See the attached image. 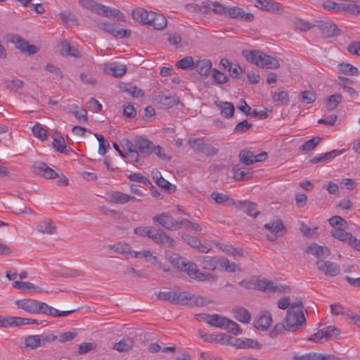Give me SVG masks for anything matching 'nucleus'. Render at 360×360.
Masks as SVG:
<instances>
[{"label":"nucleus","instance_id":"52","mask_svg":"<svg viewBox=\"0 0 360 360\" xmlns=\"http://www.w3.org/2000/svg\"><path fill=\"white\" fill-rule=\"evenodd\" d=\"M338 70L347 75H357L359 74L358 69L349 63H342L339 64Z\"/></svg>","mask_w":360,"mask_h":360},{"label":"nucleus","instance_id":"50","mask_svg":"<svg viewBox=\"0 0 360 360\" xmlns=\"http://www.w3.org/2000/svg\"><path fill=\"white\" fill-rule=\"evenodd\" d=\"M202 264L204 269L214 271L219 266V259L214 257L205 256L202 258Z\"/></svg>","mask_w":360,"mask_h":360},{"label":"nucleus","instance_id":"8","mask_svg":"<svg viewBox=\"0 0 360 360\" xmlns=\"http://www.w3.org/2000/svg\"><path fill=\"white\" fill-rule=\"evenodd\" d=\"M264 228L271 233L270 235L266 236L270 241L276 240L278 237L283 236L285 232V227L280 219L266 224Z\"/></svg>","mask_w":360,"mask_h":360},{"label":"nucleus","instance_id":"53","mask_svg":"<svg viewBox=\"0 0 360 360\" xmlns=\"http://www.w3.org/2000/svg\"><path fill=\"white\" fill-rule=\"evenodd\" d=\"M299 98L301 102L306 104H310L315 102L316 100V95L314 92L310 91H303L299 94Z\"/></svg>","mask_w":360,"mask_h":360},{"label":"nucleus","instance_id":"29","mask_svg":"<svg viewBox=\"0 0 360 360\" xmlns=\"http://www.w3.org/2000/svg\"><path fill=\"white\" fill-rule=\"evenodd\" d=\"M234 318L243 323H248L251 319V316L248 309L245 308L236 306L233 308Z\"/></svg>","mask_w":360,"mask_h":360},{"label":"nucleus","instance_id":"57","mask_svg":"<svg viewBox=\"0 0 360 360\" xmlns=\"http://www.w3.org/2000/svg\"><path fill=\"white\" fill-rule=\"evenodd\" d=\"M254 156L255 155L253 153L247 149L242 150L239 153V158L240 162L245 165L253 164Z\"/></svg>","mask_w":360,"mask_h":360},{"label":"nucleus","instance_id":"25","mask_svg":"<svg viewBox=\"0 0 360 360\" xmlns=\"http://www.w3.org/2000/svg\"><path fill=\"white\" fill-rule=\"evenodd\" d=\"M167 24V18L161 13L153 12V15H150V20L148 23L149 25L153 26L155 30H162Z\"/></svg>","mask_w":360,"mask_h":360},{"label":"nucleus","instance_id":"55","mask_svg":"<svg viewBox=\"0 0 360 360\" xmlns=\"http://www.w3.org/2000/svg\"><path fill=\"white\" fill-rule=\"evenodd\" d=\"M271 97L274 102L278 103L280 105L288 103L290 100L288 93L286 91L275 92L272 94Z\"/></svg>","mask_w":360,"mask_h":360},{"label":"nucleus","instance_id":"51","mask_svg":"<svg viewBox=\"0 0 360 360\" xmlns=\"http://www.w3.org/2000/svg\"><path fill=\"white\" fill-rule=\"evenodd\" d=\"M52 146L56 151L60 153L68 154L69 153V150L67 149L65 141L62 136L54 139L52 142Z\"/></svg>","mask_w":360,"mask_h":360},{"label":"nucleus","instance_id":"10","mask_svg":"<svg viewBox=\"0 0 360 360\" xmlns=\"http://www.w3.org/2000/svg\"><path fill=\"white\" fill-rule=\"evenodd\" d=\"M11 42L15 44V47L20 50L23 53L32 55L38 52L39 49L37 46L30 44L29 42L18 35H15L11 39Z\"/></svg>","mask_w":360,"mask_h":360},{"label":"nucleus","instance_id":"33","mask_svg":"<svg viewBox=\"0 0 360 360\" xmlns=\"http://www.w3.org/2000/svg\"><path fill=\"white\" fill-rule=\"evenodd\" d=\"M153 220L158 222L165 229L170 231L172 230L173 218L167 213L163 212L158 214L153 218Z\"/></svg>","mask_w":360,"mask_h":360},{"label":"nucleus","instance_id":"49","mask_svg":"<svg viewBox=\"0 0 360 360\" xmlns=\"http://www.w3.org/2000/svg\"><path fill=\"white\" fill-rule=\"evenodd\" d=\"M321 138L319 136H314L312 139L305 141L300 147L301 151H311L314 150L321 142Z\"/></svg>","mask_w":360,"mask_h":360},{"label":"nucleus","instance_id":"43","mask_svg":"<svg viewBox=\"0 0 360 360\" xmlns=\"http://www.w3.org/2000/svg\"><path fill=\"white\" fill-rule=\"evenodd\" d=\"M134 340L130 338H124L114 345L113 348L118 352H127L132 349Z\"/></svg>","mask_w":360,"mask_h":360},{"label":"nucleus","instance_id":"44","mask_svg":"<svg viewBox=\"0 0 360 360\" xmlns=\"http://www.w3.org/2000/svg\"><path fill=\"white\" fill-rule=\"evenodd\" d=\"M219 267L228 272L240 271V269L238 264H235L234 262H231L225 257L219 259Z\"/></svg>","mask_w":360,"mask_h":360},{"label":"nucleus","instance_id":"59","mask_svg":"<svg viewBox=\"0 0 360 360\" xmlns=\"http://www.w3.org/2000/svg\"><path fill=\"white\" fill-rule=\"evenodd\" d=\"M211 75L215 84H225L228 82V77L216 68L212 70Z\"/></svg>","mask_w":360,"mask_h":360},{"label":"nucleus","instance_id":"48","mask_svg":"<svg viewBox=\"0 0 360 360\" xmlns=\"http://www.w3.org/2000/svg\"><path fill=\"white\" fill-rule=\"evenodd\" d=\"M227 319L221 315L214 314H212L210 319L208 321V324L211 326L222 328L226 323Z\"/></svg>","mask_w":360,"mask_h":360},{"label":"nucleus","instance_id":"63","mask_svg":"<svg viewBox=\"0 0 360 360\" xmlns=\"http://www.w3.org/2000/svg\"><path fill=\"white\" fill-rule=\"evenodd\" d=\"M190 293L188 292L176 291V298L174 304L188 305Z\"/></svg>","mask_w":360,"mask_h":360},{"label":"nucleus","instance_id":"35","mask_svg":"<svg viewBox=\"0 0 360 360\" xmlns=\"http://www.w3.org/2000/svg\"><path fill=\"white\" fill-rule=\"evenodd\" d=\"M332 236L344 243H347L349 245L353 239V236L351 233L347 232L343 229L338 228L331 231Z\"/></svg>","mask_w":360,"mask_h":360},{"label":"nucleus","instance_id":"4","mask_svg":"<svg viewBox=\"0 0 360 360\" xmlns=\"http://www.w3.org/2000/svg\"><path fill=\"white\" fill-rule=\"evenodd\" d=\"M188 144L197 153H202L207 156L217 155L219 150L210 144L205 143L203 138H190Z\"/></svg>","mask_w":360,"mask_h":360},{"label":"nucleus","instance_id":"13","mask_svg":"<svg viewBox=\"0 0 360 360\" xmlns=\"http://www.w3.org/2000/svg\"><path fill=\"white\" fill-rule=\"evenodd\" d=\"M181 238L190 246L197 249L201 252H208L211 247L205 243H201L197 236H191L186 233H181Z\"/></svg>","mask_w":360,"mask_h":360},{"label":"nucleus","instance_id":"5","mask_svg":"<svg viewBox=\"0 0 360 360\" xmlns=\"http://www.w3.org/2000/svg\"><path fill=\"white\" fill-rule=\"evenodd\" d=\"M186 266L183 271L193 279L198 281H215L217 280V276L210 273L200 272L198 265L192 262H187Z\"/></svg>","mask_w":360,"mask_h":360},{"label":"nucleus","instance_id":"24","mask_svg":"<svg viewBox=\"0 0 360 360\" xmlns=\"http://www.w3.org/2000/svg\"><path fill=\"white\" fill-rule=\"evenodd\" d=\"M204 7L207 9V13L210 11H213L216 14L226 15L227 8L223 4L218 1H207L204 2Z\"/></svg>","mask_w":360,"mask_h":360},{"label":"nucleus","instance_id":"62","mask_svg":"<svg viewBox=\"0 0 360 360\" xmlns=\"http://www.w3.org/2000/svg\"><path fill=\"white\" fill-rule=\"evenodd\" d=\"M128 179L130 181L141 183L144 185L150 184V181H149V179L140 173H131L129 175H128Z\"/></svg>","mask_w":360,"mask_h":360},{"label":"nucleus","instance_id":"9","mask_svg":"<svg viewBox=\"0 0 360 360\" xmlns=\"http://www.w3.org/2000/svg\"><path fill=\"white\" fill-rule=\"evenodd\" d=\"M97 26L99 29L103 30L104 32L112 35L115 37L122 38H129L131 36V30H117L115 28V25L106 22H101L97 23Z\"/></svg>","mask_w":360,"mask_h":360},{"label":"nucleus","instance_id":"61","mask_svg":"<svg viewBox=\"0 0 360 360\" xmlns=\"http://www.w3.org/2000/svg\"><path fill=\"white\" fill-rule=\"evenodd\" d=\"M77 335V333L75 331H67L64 333H61L58 336V341L60 343H65L68 342H70L74 340Z\"/></svg>","mask_w":360,"mask_h":360},{"label":"nucleus","instance_id":"16","mask_svg":"<svg viewBox=\"0 0 360 360\" xmlns=\"http://www.w3.org/2000/svg\"><path fill=\"white\" fill-rule=\"evenodd\" d=\"M136 147L143 158L148 157L153 151V143L142 137L136 138Z\"/></svg>","mask_w":360,"mask_h":360},{"label":"nucleus","instance_id":"26","mask_svg":"<svg viewBox=\"0 0 360 360\" xmlns=\"http://www.w3.org/2000/svg\"><path fill=\"white\" fill-rule=\"evenodd\" d=\"M59 51L63 56L81 57L79 50L71 46L70 43L66 40L61 41Z\"/></svg>","mask_w":360,"mask_h":360},{"label":"nucleus","instance_id":"37","mask_svg":"<svg viewBox=\"0 0 360 360\" xmlns=\"http://www.w3.org/2000/svg\"><path fill=\"white\" fill-rule=\"evenodd\" d=\"M342 152H343V150H331L330 152L321 154L319 157L313 158L310 160V162L311 164H316V163H319V162H325L326 160H330L332 158H335L338 155H341Z\"/></svg>","mask_w":360,"mask_h":360},{"label":"nucleus","instance_id":"6","mask_svg":"<svg viewBox=\"0 0 360 360\" xmlns=\"http://www.w3.org/2000/svg\"><path fill=\"white\" fill-rule=\"evenodd\" d=\"M317 269L326 276L334 277L340 274V266L333 262L320 259L316 262Z\"/></svg>","mask_w":360,"mask_h":360},{"label":"nucleus","instance_id":"1","mask_svg":"<svg viewBox=\"0 0 360 360\" xmlns=\"http://www.w3.org/2000/svg\"><path fill=\"white\" fill-rule=\"evenodd\" d=\"M242 56L250 63L263 69H277L280 63L277 58L258 50H243Z\"/></svg>","mask_w":360,"mask_h":360},{"label":"nucleus","instance_id":"40","mask_svg":"<svg viewBox=\"0 0 360 360\" xmlns=\"http://www.w3.org/2000/svg\"><path fill=\"white\" fill-rule=\"evenodd\" d=\"M112 200L116 203L124 204L129 201L136 200V198L120 191L113 192L110 196Z\"/></svg>","mask_w":360,"mask_h":360},{"label":"nucleus","instance_id":"18","mask_svg":"<svg viewBox=\"0 0 360 360\" xmlns=\"http://www.w3.org/2000/svg\"><path fill=\"white\" fill-rule=\"evenodd\" d=\"M235 207L254 218H256L259 214V212L257 210V205L251 201L244 200L236 202Z\"/></svg>","mask_w":360,"mask_h":360},{"label":"nucleus","instance_id":"45","mask_svg":"<svg viewBox=\"0 0 360 360\" xmlns=\"http://www.w3.org/2000/svg\"><path fill=\"white\" fill-rule=\"evenodd\" d=\"M13 287L19 289L23 291H34V292H41L42 290L39 289V287L35 286L33 283L26 282V281H16L13 283Z\"/></svg>","mask_w":360,"mask_h":360},{"label":"nucleus","instance_id":"22","mask_svg":"<svg viewBox=\"0 0 360 360\" xmlns=\"http://www.w3.org/2000/svg\"><path fill=\"white\" fill-rule=\"evenodd\" d=\"M232 172L236 181H244L252 178V172L249 168L240 167L236 165L233 166Z\"/></svg>","mask_w":360,"mask_h":360},{"label":"nucleus","instance_id":"17","mask_svg":"<svg viewBox=\"0 0 360 360\" xmlns=\"http://www.w3.org/2000/svg\"><path fill=\"white\" fill-rule=\"evenodd\" d=\"M33 172L46 179H55L58 174L43 162H35L33 165Z\"/></svg>","mask_w":360,"mask_h":360},{"label":"nucleus","instance_id":"60","mask_svg":"<svg viewBox=\"0 0 360 360\" xmlns=\"http://www.w3.org/2000/svg\"><path fill=\"white\" fill-rule=\"evenodd\" d=\"M157 185L167 191L168 193H172L176 191V186L172 185L170 182L162 177L158 180Z\"/></svg>","mask_w":360,"mask_h":360},{"label":"nucleus","instance_id":"7","mask_svg":"<svg viewBox=\"0 0 360 360\" xmlns=\"http://www.w3.org/2000/svg\"><path fill=\"white\" fill-rule=\"evenodd\" d=\"M19 309H22L30 314H41L43 309V302L32 299H23L16 301Z\"/></svg>","mask_w":360,"mask_h":360},{"label":"nucleus","instance_id":"20","mask_svg":"<svg viewBox=\"0 0 360 360\" xmlns=\"http://www.w3.org/2000/svg\"><path fill=\"white\" fill-rule=\"evenodd\" d=\"M198 333L200 338H202L207 342L224 344L226 341H228V335L224 333L218 335L208 334L205 333V331L202 329L198 330Z\"/></svg>","mask_w":360,"mask_h":360},{"label":"nucleus","instance_id":"36","mask_svg":"<svg viewBox=\"0 0 360 360\" xmlns=\"http://www.w3.org/2000/svg\"><path fill=\"white\" fill-rule=\"evenodd\" d=\"M342 98L343 97L341 94L330 95L327 97L324 106L328 111H331L338 107L339 103L342 102Z\"/></svg>","mask_w":360,"mask_h":360},{"label":"nucleus","instance_id":"32","mask_svg":"<svg viewBox=\"0 0 360 360\" xmlns=\"http://www.w3.org/2000/svg\"><path fill=\"white\" fill-rule=\"evenodd\" d=\"M307 253L311 254L317 258H321L328 257L330 255V250L326 246L313 244L308 247Z\"/></svg>","mask_w":360,"mask_h":360},{"label":"nucleus","instance_id":"3","mask_svg":"<svg viewBox=\"0 0 360 360\" xmlns=\"http://www.w3.org/2000/svg\"><path fill=\"white\" fill-rule=\"evenodd\" d=\"M283 323L287 331L295 332L307 324L306 318L302 310H288Z\"/></svg>","mask_w":360,"mask_h":360},{"label":"nucleus","instance_id":"41","mask_svg":"<svg viewBox=\"0 0 360 360\" xmlns=\"http://www.w3.org/2000/svg\"><path fill=\"white\" fill-rule=\"evenodd\" d=\"M40 338L38 335H30L25 337L24 340V348L27 349H36L40 347Z\"/></svg>","mask_w":360,"mask_h":360},{"label":"nucleus","instance_id":"19","mask_svg":"<svg viewBox=\"0 0 360 360\" xmlns=\"http://www.w3.org/2000/svg\"><path fill=\"white\" fill-rule=\"evenodd\" d=\"M255 6L269 12H280L283 11L282 6L273 0H257Z\"/></svg>","mask_w":360,"mask_h":360},{"label":"nucleus","instance_id":"27","mask_svg":"<svg viewBox=\"0 0 360 360\" xmlns=\"http://www.w3.org/2000/svg\"><path fill=\"white\" fill-rule=\"evenodd\" d=\"M153 238V241L160 245L172 248L175 245L174 240L164 232H158Z\"/></svg>","mask_w":360,"mask_h":360},{"label":"nucleus","instance_id":"42","mask_svg":"<svg viewBox=\"0 0 360 360\" xmlns=\"http://www.w3.org/2000/svg\"><path fill=\"white\" fill-rule=\"evenodd\" d=\"M211 198L218 204H226L228 205L234 206L236 204V201L233 199L231 198L228 195L224 193L213 192L211 194Z\"/></svg>","mask_w":360,"mask_h":360},{"label":"nucleus","instance_id":"38","mask_svg":"<svg viewBox=\"0 0 360 360\" xmlns=\"http://www.w3.org/2000/svg\"><path fill=\"white\" fill-rule=\"evenodd\" d=\"M217 105L220 110V112L222 116L227 119L233 117L235 111V107L233 103L229 102H220L217 104Z\"/></svg>","mask_w":360,"mask_h":360},{"label":"nucleus","instance_id":"64","mask_svg":"<svg viewBox=\"0 0 360 360\" xmlns=\"http://www.w3.org/2000/svg\"><path fill=\"white\" fill-rule=\"evenodd\" d=\"M294 25L296 29L300 31H307L315 26L312 23L302 19L296 20L294 22Z\"/></svg>","mask_w":360,"mask_h":360},{"label":"nucleus","instance_id":"58","mask_svg":"<svg viewBox=\"0 0 360 360\" xmlns=\"http://www.w3.org/2000/svg\"><path fill=\"white\" fill-rule=\"evenodd\" d=\"M194 63L195 62L192 56H186L176 63V67L179 69L186 70L189 68H193Z\"/></svg>","mask_w":360,"mask_h":360},{"label":"nucleus","instance_id":"23","mask_svg":"<svg viewBox=\"0 0 360 360\" xmlns=\"http://www.w3.org/2000/svg\"><path fill=\"white\" fill-rule=\"evenodd\" d=\"M132 18L142 24L148 25L150 15H153V11H148L142 8H137L132 11Z\"/></svg>","mask_w":360,"mask_h":360},{"label":"nucleus","instance_id":"11","mask_svg":"<svg viewBox=\"0 0 360 360\" xmlns=\"http://www.w3.org/2000/svg\"><path fill=\"white\" fill-rule=\"evenodd\" d=\"M226 16L245 22H252L255 18L252 13H245L243 8L238 6L228 7Z\"/></svg>","mask_w":360,"mask_h":360},{"label":"nucleus","instance_id":"12","mask_svg":"<svg viewBox=\"0 0 360 360\" xmlns=\"http://www.w3.org/2000/svg\"><path fill=\"white\" fill-rule=\"evenodd\" d=\"M316 27L325 37H333L340 34V30L331 21H321Z\"/></svg>","mask_w":360,"mask_h":360},{"label":"nucleus","instance_id":"47","mask_svg":"<svg viewBox=\"0 0 360 360\" xmlns=\"http://www.w3.org/2000/svg\"><path fill=\"white\" fill-rule=\"evenodd\" d=\"M109 248L120 255L128 254L130 255V252H131V246L128 243H125L120 242L115 244L110 245Z\"/></svg>","mask_w":360,"mask_h":360},{"label":"nucleus","instance_id":"31","mask_svg":"<svg viewBox=\"0 0 360 360\" xmlns=\"http://www.w3.org/2000/svg\"><path fill=\"white\" fill-rule=\"evenodd\" d=\"M212 302V301L207 297L190 293L188 305L191 307H203Z\"/></svg>","mask_w":360,"mask_h":360},{"label":"nucleus","instance_id":"30","mask_svg":"<svg viewBox=\"0 0 360 360\" xmlns=\"http://www.w3.org/2000/svg\"><path fill=\"white\" fill-rule=\"evenodd\" d=\"M271 323L272 319L271 314L269 311H266L264 314H262L257 321H255L254 326L257 329L266 330L269 328Z\"/></svg>","mask_w":360,"mask_h":360},{"label":"nucleus","instance_id":"15","mask_svg":"<svg viewBox=\"0 0 360 360\" xmlns=\"http://www.w3.org/2000/svg\"><path fill=\"white\" fill-rule=\"evenodd\" d=\"M212 64L208 59H200L195 62L193 70H195L205 79L211 74Z\"/></svg>","mask_w":360,"mask_h":360},{"label":"nucleus","instance_id":"34","mask_svg":"<svg viewBox=\"0 0 360 360\" xmlns=\"http://www.w3.org/2000/svg\"><path fill=\"white\" fill-rule=\"evenodd\" d=\"M37 230L41 233L51 235L56 232L57 228L51 219H46L37 225Z\"/></svg>","mask_w":360,"mask_h":360},{"label":"nucleus","instance_id":"56","mask_svg":"<svg viewBox=\"0 0 360 360\" xmlns=\"http://www.w3.org/2000/svg\"><path fill=\"white\" fill-rule=\"evenodd\" d=\"M224 329L226 330L228 333L236 335L242 333V329L240 326L237 323L229 319H227L226 323L224 326Z\"/></svg>","mask_w":360,"mask_h":360},{"label":"nucleus","instance_id":"21","mask_svg":"<svg viewBox=\"0 0 360 360\" xmlns=\"http://www.w3.org/2000/svg\"><path fill=\"white\" fill-rule=\"evenodd\" d=\"M155 101L157 105L160 108H170L176 104L177 100L175 96L165 95L164 94H159Z\"/></svg>","mask_w":360,"mask_h":360},{"label":"nucleus","instance_id":"14","mask_svg":"<svg viewBox=\"0 0 360 360\" xmlns=\"http://www.w3.org/2000/svg\"><path fill=\"white\" fill-rule=\"evenodd\" d=\"M227 340L228 341H226L225 342H227L236 348H256L259 349L262 348L261 344L252 339L245 338L243 340L240 338H234L233 342H231V340H233V338L228 336Z\"/></svg>","mask_w":360,"mask_h":360},{"label":"nucleus","instance_id":"28","mask_svg":"<svg viewBox=\"0 0 360 360\" xmlns=\"http://www.w3.org/2000/svg\"><path fill=\"white\" fill-rule=\"evenodd\" d=\"M338 84L341 86L345 92H347L349 96L352 98H356L358 93L352 87L347 86V84H353L354 81L347 77L339 76L338 77Z\"/></svg>","mask_w":360,"mask_h":360},{"label":"nucleus","instance_id":"2","mask_svg":"<svg viewBox=\"0 0 360 360\" xmlns=\"http://www.w3.org/2000/svg\"><path fill=\"white\" fill-rule=\"evenodd\" d=\"M78 3L82 7L91 10L93 13L99 15L107 18L113 17L119 22L124 20V16L120 10L108 7L94 0H78Z\"/></svg>","mask_w":360,"mask_h":360},{"label":"nucleus","instance_id":"46","mask_svg":"<svg viewBox=\"0 0 360 360\" xmlns=\"http://www.w3.org/2000/svg\"><path fill=\"white\" fill-rule=\"evenodd\" d=\"M121 89L123 92L129 94L134 98H140L145 95L143 90L131 84H124L121 87Z\"/></svg>","mask_w":360,"mask_h":360},{"label":"nucleus","instance_id":"39","mask_svg":"<svg viewBox=\"0 0 360 360\" xmlns=\"http://www.w3.org/2000/svg\"><path fill=\"white\" fill-rule=\"evenodd\" d=\"M105 71L115 77H121L126 73L127 66L112 63L105 68Z\"/></svg>","mask_w":360,"mask_h":360},{"label":"nucleus","instance_id":"54","mask_svg":"<svg viewBox=\"0 0 360 360\" xmlns=\"http://www.w3.org/2000/svg\"><path fill=\"white\" fill-rule=\"evenodd\" d=\"M32 134L37 139L44 141L48 136V131L39 123H36L32 128Z\"/></svg>","mask_w":360,"mask_h":360}]
</instances>
